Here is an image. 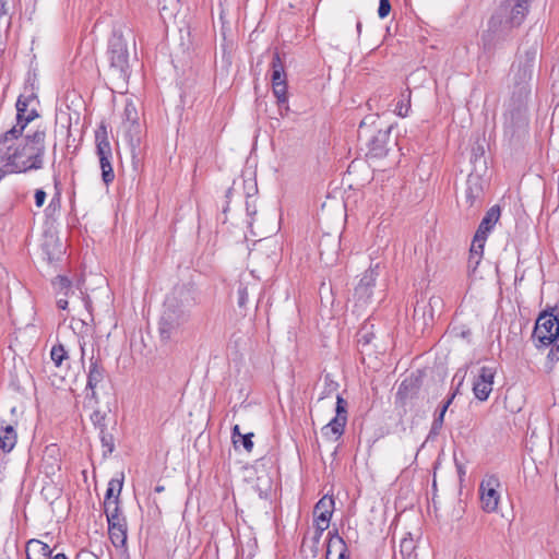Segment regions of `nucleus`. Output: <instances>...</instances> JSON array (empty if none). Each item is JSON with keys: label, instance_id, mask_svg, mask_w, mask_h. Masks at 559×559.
I'll list each match as a JSON object with an SVG mask.
<instances>
[{"label": "nucleus", "instance_id": "obj_2", "mask_svg": "<svg viewBox=\"0 0 559 559\" xmlns=\"http://www.w3.org/2000/svg\"><path fill=\"white\" fill-rule=\"evenodd\" d=\"M195 304L192 287L181 285L173 289L164 302V310L158 322V333L162 342L175 341L180 335Z\"/></svg>", "mask_w": 559, "mask_h": 559}, {"label": "nucleus", "instance_id": "obj_28", "mask_svg": "<svg viewBox=\"0 0 559 559\" xmlns=\"http://www.w3.org/2000/svg\"><path fill=\"white\" fill-rule=\"evenodd\" d=\"M412 92L408 87L402 91L400 100L396 103L395 112L400 117H406L411 109Z\"/></svg>", "mask_w": 559, "mask_h": 559}, {"label": "nucleus", "instance_id": "obj_58", "mask_svg": "<svg viewBox=\"0 0 559 559\" xmlns=\"http://www.w3.org/2000/svg\"><path fill=\"white\" fill-rule=\"evenodd\" d=\"M164 490H165V487H164V486H162V485H157V486L155 487V489H154V491H155V492H158V493L163 492Z\"/></svg>", "mask_w": 559, "mask_h": 559}, {"label": "nucleus", "instance_id": "obj_3", "mask_svg": "<svg viewBox=\"0 0 559 559\" xmlns=\"http://www.w3.org/2000/svg\"><path fill=\"white\" fill-rule=\"evenodd\" d=\"M109 76L114 84H126L130 78L128 41L120 28H115L108 43Z\"/></svg>", "mask_w": 559, "mask_h": 559}, {"label": "nucleus", "instance_id": "obj_14", "mask_svg": "<svg viewBox=\"0 0 559 559\" xmlns=\"http://www.w3.org/2000/svg\"><path fill=\"white\" fill-rule=\"evenodd\" d=\"M423 379L420 371L406 377L400 384L396 392V403L406 404L407 400L417 397L421 388Z\"/></svg>", "mask_w": 559, "mask_h": 559}, {"label": "nucleus", "instance_id": "obj_13", "mask_svg": "<svg viewBox=\"0 0 559 559\" xmlns=\"http://www.w3.org/2000/svg\"><path fill=\"white\" fill-rule=\"evenodd\" d=\"M495 376L496 369L492 367L484 366L479 369V373L473 382V392L477 400L484 402L489 397Z\"/></svg>", "mask_w": 559, "mask_h": 559}, {"label": "nucleus", "instance_id": "obj_26", "mask_svg": "<svg viewBox=\"0 0 559 559\" xmlns=\"http://www.w3.org/2000/svg\"><path fill=\"white\" fill-rule=\"evenodd\" d=\"M347 420L345 418L334 417L322 428V436L325 438L340 439L345 430Z\"/></svg>", "mask_w": 559, "mask_h": 559}, {"label": "nucleus", "instance_id": "obj_27", "mask_svg": "<svg viewBox=\"0 0 559 559\" xmlns=\"http://www.w3.org/2000/svg\"><path fill=\"white\" fill-rule=\"evenodd\" d=\"M123 486V474L120 478H112L108 483V488L105 493L104 504L111 506L112 501H119V496Z\"/></svg>", "mask_w": 559, "mask_h": 559}, {"label": "nucleus", "instance_id": "obj_63", "mask_svg": "<svg viewBox=\"0 0 559 559\" xmlns=\"http://www.w3.org/2000/svg\"><path fill=\"white\" fill-rule=\"evenodd\" d=\"M3 55V49L0 47V57Z\"/></svg>", "mask_w": 559, "mask_h": 559}, {"label": "nucleus", "instance_id": "obj_4", "mask_svg": "<svg viewBox=\"0 0 559 559\" xmlns=\"http://www.w3.org/2000/svg\"><path fill=\"white\" fill-rule=\"evenodd\" d=\"M531 2L532 0H504L499 12L489 21V32L496 33L499 27L520 26L528 13Z\"/></svg>", "mask_w": 559, "mask_h": 559}, {"label": "nucleus", "instance_id": "obj_18", "mask_svg": "<svg viewBox=\"0 0 559 559\" xmlns=\"http://www.w3.org/2000/svg\"><path fill=\"white\" fill-rule=\"evenodd\" d=\"M390 133H391V127H389L388 129H384V130L380 129L371 136V139L368 142V146H369V152H370V154H372V156L383 157L386 155V153L389 151L386 147V144L390 139Z\"/></svg>", "mask_w": 559, "mask_h": 559}, {"label": "nucleus", "instance_id": "obj_16", "mask_svg": "<svg viewBox=\"0 0 559 559\" xmlns=\"http://www.w3.org/2000/svg\"><path fill=\"white\" fill-rule=\"evenodd\" d=\"M340 248V241L332 235H323L319 241L320 259L325 264H331L335 261Z\"/></svg>", "mask_w": 559, "mask_h": 559}, {"label": "nucleus", "instance_id": "obj_33", "mask_svg": "<svg viewBox=\"0 0 559 559\" xmlns=\"http://www.w3.org/2000/svg\"><path fill=\"white\" fill-rule=\"evenodd\" d=\"M100 442L103 448L106 450L104 451V456L111 454L115 450V438L114 436L108 432L107 428L99 431Z\"/></svg>", "mask_w": 559, "mask_h": 559}, {"label": "nucleus", "instance_id": "obj_44", "mask_svg": "<svg viewBox=\"0 0 559 559\" xmlns=\"http://www.w3.org/2000/svg\"><path fill=\"white\" fill-rule=\"evenodd\" d=\"M46 192L43 189H37L35 191V204L37 207H41L46 200Z\"/></svg>", "mask_w": 559, "mask_h": 559}, {"label": "nucleus", "instance_id": "obj_23", "mask_svg": "<svg viewBox=\"0 0 559 559\" xmlns=\"http://www.w3.org/2000/svg\"><path fill=\"white\" fill-rule=\"evenodd\" d=\"M25 552L27 559H50L52 551L47 544L38 539H31L26 544Z\"/></svg>", "mask_w": 559, "mask_h": 559}, {"label": "nucleus", "instance_id": "obj_7", "mask_svg": "<svg viewBox=\"0 0 559 559\" xmlns=\"http://www.w3.org/2000/svg\"><path fill=\"white\" fill-rule=\"evenodd\" d=\"M96 154L102 169V179L106 186L115 180V173L111 165L112 151L108 140L107 127L102 122L95 130Z\"/></svg>", "mask_w": 559, "mask_h": 559}, {"label": "nucleus", "instance_id": "obj_17", "mask_svg": "<svg viewBox=\"0 0 559 559\" xmlns=\"http://www.w3.org/2000/svg\"><path fill=\"white\" fill-rule=\"evenodd\" d=\"M123 120L129 124L128 127V135L130 136V142L133 145V140L139 142L140 135V124H139V114L134 103L130 99L126 102L124 110H123Z\"/></svg>", "mask_w": 559, "mask_h": 559}, {"label": "nucleus", "instance_id": "obj_47", "mask_svg": "<svg viewBox=\"0 0 559 559\" xmlns=\"http://www.w3.org/2000/svg\"><path fill=\"white\" fill-rule=\"evenodd\" d=\"M241 436H242V433L240 432L239 426L235 425L231 429V440H233L235 448H237L238 443L240 442Z\"/></svg>", "mask_w": 559, "mask_h": 559}, {"label": "nucleus", "instance_id": "obj_45", "mask_svg": "<svg viewBox=\"0 0 559 559\" xmlns=\"http://www.w3.org/2000/svg\"><path fill=\"white\" fill-rule=\"evenodd\" d=\"M56 284L61 289H69L71 287V281L67 276L58 275L56 277Z\"/></svg>", "mask_w": 559, "mask_h": 559}, {"label": "nucleus", "instance_id": "obj_43", "mask_svg": "<svg viewBox=\"0 0 559 559\" xmlns=\"http://www.w3.org/2000/svg\"><path fill=\"white\" fill-rule=\"evenodd\" d=\"M551 345L552 347L550 348L547 358L551 364H554L559 361V341L554 342Z\"/></svg>", "mask_w": 559, "mask_h": 559}, {"label": "nucleus", "instance_id": "obj_56", "mask_svg": "<svg viewBox=\"0 0 559 559\" xmlns=\"http://www.w3.org/2000/svg\"><path fill=\"white\" fill-rule=\"evenodd\" d=\"M448 408H449V407H448V405H444V404H443V405L440 407V409H439V412H438V413L445 415V413H447Z\"/></svg>", "mask_w": 559, "mask_h": 559}, {"label": "nucleus", "instance_id": "obj_35", "mask_svg": "<svg viewBox=\"0 0 559 559\" xmlns=\"http://www.w3.org/2000/svg\"><path fill=\"white\" fill-rule=\"evenodd\" d=\"M538 52V45L535 41L530 48H527L524 52L525 59L522 61L523 64H530V68L533 69L534 62L536 60Z\"/></svg>", "mask_w": 559, "mask_h": 559}, {"label": "nucleus", "instance_id": "obj_54", "mask_svg": "<svg viewBox=\"0 0 559 559\" xmlns=\"http://www.w3.org/2000/svg\"><path fill=\"white\" fill-rule=\"evenodd\" d=\"M455 397V393H453L443 404L444 405H448V407L451 405V403L453 402Z\"/></svg>", "mask_w": 559, "mask_h": 559}, {"label": "nucleus", "instance_id": "obj_39", "mask_svg": "<svg viewBox=\"0 0 559 559\" xmlns=\"http://www.w3.org/2000/svg\"><path fill=\"white\" fill-rule=\"evenodd\" d=\"M119 502L120 501H112L111 506L104 504V512L106 514L107 520H110L112 514L122 515L120 512Z\"/></svg>", "mask_w": 559, "mask_h": 559}, {"label": "nucleus", "instance_id": "obj_40", "mask_svg": "<svg viewBox=\"0 0 559 559\" xmlns=\"http://www.w3.org/2000/svg\"><path fill=\"white\" fill-rule=\"evenodd\" d=\"M253 432H248V433H245L240 437V442L243 447V449L247 451V452H251L252 449H253V441H252V438H253Z\"/></svg>", "mask_w": 559, "mask_h": 559}, {"label": "nucleus", "instance_id": "obj_62", "mask_svg": "<svg viewBox=\"0 0 559 559\" xmlns=\"http://www.w3.org/2000/svg\"><path fill=\"white\" fill-rule=\"evenodd\" d=\"M364 126H365V122L361 121L360 124H359V129H361Z\"/></svg>", "mask_w": 559, "mask_h": 559}, {"label": "nucleus", "instance_id": "obj_37", "mask_svg": "<svg viewBox=\"0 0 559 559\" xmlns=\"http://www.w3.org/2000/svg\"><path fill=\"white\" fill-rule=\"evenodd\" d=\"M91 420H92L93 425L95 426V428H97L99 431L102 430V428L103 429L107 428V425L105 423L106 413H103V412L96 409L91 415Z\"/></svg>", "mask_w": 559, "mask_h": 559}, {"label": "nucleus", "instance_id": "obj_19", "mask_svg": "<svg viewBox=\"0 0 559 559\" xmlns=\"http://www.w3.org/2000/svg\"><path fill=\"white\" fill-rule=\"evenodd\" d=\"M329 540L326 545V559H331L335 552L336 559H348V549L344 539L338 535L337 531L328 533Z\"/></svg>", "mask_w": 559, "mask_h": 559}, {"label": "nucleus", "instance_id": "obj_1", "mask_svg": "<svg viewBox=\"0 0 559 559\" xmlns=\"http://www.w3.org/2000/svg\"><path fill=\"white\" fill-rule=\"evenodd\" d=\"M46 152V131L37 129L33 133L4 140L0 135V181L8 174H21L41 169Z\"/></svg>", "mask_w": 559, "mask_h": 559}, {"label": "nucleus", "instance_id": "obj_48", "mask_svg": "<svg viewBox=\"0 0 559 559\" xmlns=\"http://www.w3.org/2000/svg\"><path fill=\"white\" fill-rule=\"evenodd\" d=\"M330 521L321 522L319 518H314V526L316 531L319 532V534H323V532L329 527Z\"/></svg>", "mask_w": 559, "mask_h": 559}, {"label": "nucleus", "instance_id": "obj_24", "mask_svg": "<svg viewBox=\"0 0 559 559\" xmlns=\"http://www.w3.org/2000/svg\"><path fill=\"white\" fill-rule=\"evenodd\" d=\"M442 299L439 296H432L429 298V301L427 305H424L423 307H419L418 305L414 309V319L419 320L423 319L424 325H427V314L429 316V319L432 320L433 318V311L436 308L441 307Z\"/></svg>", "mask_w": 559, "mask_h": 559}, {"label": "nucleus", "instance_id": "obj_52", "mask_svg": "<svg viewBox=\"0 0 559 559\" xmlns=\"http://www.w3.org/2000/svg\"><path fill=\"white\" fill-rule=\"evenodd\" d=\"M5 4H7V2L4 0H0V16L7 14Z\"/></svg>", "mask_w": 559, "mask_h": 559}, {"label": "nucleus", "instance_id": "obj_22", "mask_svg": "<svg viewBox=\"0 0 559 559\" xmlns=\"http://www.w3.org/2000/svg\"><path fill=\"white\" fill-rule=\"evenodd\" d=\"M105 369L99 364L98 359L94 357L91 358L88 373H87V384L86 388L92 391L91 397L97 400V394L95 392V388L98 383L104 380Z\"/></svg>", "mask_w": 559, "mask_h": 559}, {"label": "nucleus", "instance_id": "obj_36", "mask_svg": "<svg viewBox=\"0 0 559 559\" xmlns=\"http://www.w3.org/2000/svg\"><path fill=\"white\" fill-rule=\"evenodd\" d=\"M443 420H444V415L443 414L438 413L435 416L432 425H431V428H430V431H429V435H428V438H435V437H437L440 433L441 428L443 426Z\"/></svg>", "mask_w": 559, "mask_h": 559}, {"label": "nucleus", "instance_id": "obj_53", "mask_svg": "<svg viewBox=\"0 0 559 559\" xmlns=\"http://www.w3.org/2000/svg\"><path fill=\"white\" fill-rule=\"evenodd\" d=\"M50 559H68V557L63 552H60L55 555L53 557L50 556Z\"/></svg>", "mask_w": 559, "mask_h": 559}, {"label": "nucleus", "instance_id": "obj_9", "mask_svg": "<svg viewBox=\"0 0 559 559\" xmlns=\"http://www.w3.org/2000/svg\"><path fill=\"white\" fill-rule=\"evenodd\" d=\"M272 88L273 94L277 99V104L280 106V110L284 107L285 110H288L287 105V83H286V73L284 70V63L280 57L278 52H275L272 59ZM283 115V111H281Z\"/></svg>", "mask_w": 559, "mask_h": 559}, {"label": "nucleus", "instance_id": "obj_5", "mask_svg": "<svg viewBox=\"0 0 559 559\" xmlns=\"http://www.w3.org/2000/svg\"><path fill=\"white\" fill-rule=\"evenodd\" d=\"M501 210L499 205L491 206L483 217L472 241L468 263H474V269L479 264L484 253L485 243L489 233L500 218Z\"/></svg>", "mask_w": 559, "mask_h": 559}, {"label": "nucleus", "instance_id": "obj_30", "mask_svg": "<svg viewBox=\"0 0 559 559\" xmlns=\"http://www.w3.org/2000/svg\"><path fill=\"white\" fill-rule=\"evenodd\" d=\"M50 357L56 367H61L62 362L69 359L68 352L62 344L52 346Z\"/></svg>", "mask_w": 559, "mask_h": 559}, {"label": "nucleus", "instance_id": "obj_11", "mask_svg": "<svg viewBox=\"0 0 559 559\" xmlns=\"http://www.w3.org/2000/svg\"><path fill=\"white\" fill-rule=\"evenodd\" d=\"M500 480L496 475L487 476L479 486L481 509L485 512H495L498 509L500 496L498 488Z\"/></svg>", "mask_w": 559, "mask_h": 559}, {"label": "nucleus", "instance_id": "obj_49", "mask_svg": "<svg viewBox=\"0 0 559 559\" xmlns=\"http://www.w3.org/2000/svg\"><path fill=\"white\" fill-rule=\"evenodd\" d=\"M246 211H247V215H248L249 217H252L253 215H255V214H257V207H255V205H254V204H251V202H250V201H248V200H247V202H246Z\"/></svg>", "mask_w": 559, "mask_h": 559}, {"label": "nucleus", "instance_id": "obj_42", "mask_svg": "<svg viewBox=\"0 0 559 559\" xmlns=\"http://www.w3.org/2000/svg\"><path fill=\"white\" fill-rule=\"evenodd\" d=\"M324 382H325V390L323 392V395L330 394L337 390L338 384H337V382H335L331 379L330 374H326L324 377ZM323 397L324 396H322L321 399H323Z\"/></svg>", "mask_w": 559, "mask_h": 559}, {"label": "nucleus", "instance_id": "obj_20", "mask_svg": "<svg viewBox=\"0 0 559 559\" xmlns=\"http://www.w3.org/2000/svg\"><path fill=\"white\" fill-rule=\"evenodd\" d=\"M17 436L15 423L7 420L0 421V449L3 452H10L16 444Z\"/></svg>", "mask_w": 559, "mask_h": 559}, {"label": "nucleus", "instance_id": "obj_46", "mask_svg": "<svg viewBox=\"0 0 559 559\" xmlns=\"http://www.w3.org/2000/svg\"><path fill=\"white\" fill-rule=\"evenodd\" d=\"M452 331L455 332L456 336H460V337L465 338V340H469V336L472 334L471 330L468 328H465V326L453 328Z\"/></svg>", "mask_w": 559, "mask_h": 559}, {"label": "nucleus", "instance_id": "obj_25", "mask_svg": "<svg viewBox=\"0 0 559 559\" xmlns=\"http://www.w3.org/2000/svg\"><path fill=\"white\" fill-rule=\"evenodd\" d=\"M334 504L333 497L323 496L314 506V518H319L321 522L330 521L334 511Z\"/></svg>", "mask_w": 559, "mask_h": 559}, {"label": "nucleus", "instance_id": "obj_60", "mask_svg": "<svg viewBox=\"0 0 559 559\" xmlns=\"http://www.w3.org/2000/svg\"><path fill=\"white\" fill-rule=\"evenodd\" d=\"M231 193H233V188L230 187V188H228V189H227V191H226V195H225V197H226V199H228V200H229V199H230V197H231Z\"/></svg>", "mask_w": 559, "mask_h": 559}, {"label": "nucleus", "instance_id": "obj_55", "mask_svg": "<svg viewBox=\"0 0 559 559\" xmlns=\"http://www.w3.org/2000/svg\"><path fill=\"white\" fill-rule=\"evenodd\" d=\"M456 467H457V472L461 476L465 474V471L461 464L456 463Z\"/></svg>", "mask_w": 559, "mask_h": 559}, {"label": "nucleus", "instance_id": "obj_57", "mask_svg": "<svg viewBox=\"0 0 559 559\" xmlns=\"http://www.w3.org/2000/svg\"><path fill=\"white\" fill-rule=\"evenodd\" d=\"M448 408H449V407H448V405H444V404H443V405L440 407V409H439V412H438V413L445 415V413H447Z\"/></svg>", "mask_w": 559, "mask_h": 559}, {"label": "nucleus", "instance_id": "obj_34", "mask_svg": "<svg viewBox=\"0 0 559 559\" xmlns=\"http://www.w3.org/2000/svg\"><path fill=\"white\" fill-rule=\"evenodd\" d=\"M237 304L240 309L246 310V306L249 298V287L248 285H245L242 282L239 283L238 290H237Z\"/></svg>", "mask_w": 559, "mask_h": 559}, {"label": "nucleus", "instance_id": "obj_29", "mask_svg": "<svg viewBox=\"0 0 559 559\" xmlns=\"http://www.w3.org/2000/svg\"><path fill=\"white\" fill-rule=\"evenodd\" d=\"M533 69L530 68V64H523L522 61H520L518 66V71L514 74V81L515 86L514 88H518L520 84H526L528 85V81L532 78Z\"/></svg>", "mask_w": 559, "mask_h": 559}, {"label": "nucleus", "instance_id": "obj_12", "mask_svg": "<svg viewBox=\"0 0 559 559\" xmlns=\"http://www.w3.org/2000/svg\"><path fill=\"white\" fill-rule=\"evenodd\" d=\"M379 264L374 266H370L361 276L359 283L355 287L354 297L361 304H367L370 301L373 288L376 286V281L379 275L378 273Z\"/></svg>", "mask_w": 559, "mask_h": 559}, {"label": "nucleus", "instance_id": "obj_8", "mask_svg": "<svg viewBox=\"0 0 559 559\" xmlns=\"http://www.w3.org/2000/svg\"><path fill=\"white\" fill-rule=\"evenodd\" d=\"M34 100V96H23L20 95L15 107H16V122L15 124L4 132V140H13L16 136L22 135L27 124L32 122L39 115L36 109L28 110V105Z\"/></svg>", "mask_w": 559, "mask_h": 559}, {"label": "nucleus", "instance_id": "obj_6", "mask_svg": "<svg viewBox=\"0 0 559 559\" xmlns=\"http://www.w3.org/2000/svg\"><path fill=\"white\" fill-rule=\"evenodd\" d=\"M531 90L526 84L514 88L506 111V120L513 131L527 126V99Z\"/></svg>", "mask_w": 559, "mask_h": 559}, {"label": "nucleus", "instance_id": "obj_31", "mask_svg": "<svg viewBox=\"0 0 559 559\" xmlns=\"http://www.w3.org/2000/svg\"><path fill=\"white\" fill-rule=\"evenodd\" d=\"M416 549L415 542L412 537L403 538L400 544V552L403 559H416L414 551Z\"/></svg>", "mask_w": 559, "mask_h": 559}, {"label": "nucleus", "instance_id": "obj_10", "mask_svg": "<svg viewBox=\"0 0 559 559\" xmlns=\"http://www.w3.org/2000/svg\"><path fill=\"white\" fill-rule=\"evenodd\" d=\"M559 318L554 316L552 312L548 310L540 312L533 331V337L538 341V346H549L557 342V336L554 333Z\"/></svg>", "mask_w": 559, "mask_h": 559}, {"label": "nucleus", "instance_id": "obj_41", "mask_svg": "<svg viewBox=\"0 0 559 559\" xmlns=\"http://www.w3.org/2000/svg\"><path fill=\"white\" fill-rule=\"evenodd\" d=\"M391 11V3L390 0H380L379 1V8H378V15L380 19H384L389 15Z\"/></svg>", "mask_w": 559, "mask_h": 559}, {"label": "nucleus", "instance_id": "obj_61", "mask_svg": "<svg viewBox=\"0 0 559 559\" xmlns=\"http://www.w3.org/2000/svg\"><path fill=\"white\" fill-rule=\"evenodd\" d=\"M58 183H59V181H58V179L55 177V186H56V188L58 187Z\"/></svg>", "mask_w": 559, "mask_h": 559}, {"label": "nucleus", "instance_id": "obj_32", "mask_svg": "<svg viewBox=\"0 0 559 559\" xmlns=\"http://www.w3.org/2000/svg\"><path fill=\"white\" fill-rule=\"evenodd\" d=\"M374 338L373 332L362 328L357 334V345L361 354L365 353V348L369 346Z\"/></svg>", "mask_w": 559, "mask_h": 559}, {"label": "nucleus", "instance_id": "obj_21", "mask_svg": "<svg viewBox=\"0 0 559 559\" xmlns=\"http://www.w3.org/2000/svg\"><path fill=\"white\" fill-rule=\"evenodd\" d=\"M484 181L479 175L471 174L466 180V201L469 206H473L483 197Z\"/></svg>", "mask_w": 559, "mask_h": 559}, {"label": "nucleus", "instance_id": "obj_15", "mask_svg": "<svg viewBox=\"0 0 559 559\" xmlns=\"http://www.w3.org/2000/svg\"><path fill=\"white\" fill-rule=\"evenodd\" d=\"M108 523V534L112 545L116 548H122L127 545V521L123 515H111Z\"/></svg>", "mask_w": 559, "mask_h": 559}, {"label": "nucleus", "instance_id": "obj_38", "mask_svg": "<svg viewBox=\"0 0 559 559\" xmlns=\"http://www.w3.org/2000/svg\"><path fill=\"white\" fill-rule=\"evenodd\" d=\"M336 417L345 418L347 420V401L341 395L336 396Z\"/></svg>", "mask_w": 559, "mask_h": 559}, {"label": "nucleus", "instance_id": "obj_50", "mask_svg": "<svg viewBox=\"0 0 559 559\" xmlns=\"http://www.w3.org/2000/svg\"><path fill=\"white\" fill-rule=\"evenodd\" d=\"M321 537H322V534H319V532L314 530V533H313V536H312L313 545L317 546L320 543Z\"/></svg>", "mask_w": 559, "mask_h": 559}, {"label": "nucleus", "instance_id": "obj_59", "mask_svg": "<svg viewBox=\"0 0 559 559\" xmlns=\"http://www.w3.org/2000/svg\"><path fill=\"white\" fill-rule=\"evenodd\" d=\"M356 28H357L358 35H360V33H361V22L360 21H357Z\"/></svg>", "mask_w": 559, "mask_h": 559}, {"label": "nucleus", "instance_id": "obj_51", "mask_svg": "<svg viewBox=\"0 0 559 559\" xmlns=\"http://www.w3.org/2000/svg\"><path fill=\"white\" fill-rule=\"evenodd\" d=\"M57 306L58 308L64 310L67 309L68 307V300L67 299H63V298H60L58 301H57Z\"/></svg>", "mask_w": 559, "mask_h": 559}]
</instances>
